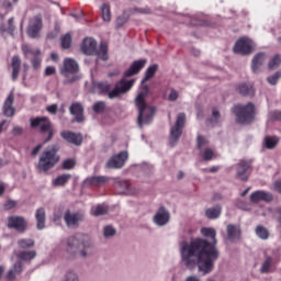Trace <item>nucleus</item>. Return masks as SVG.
<instances>
[{
  "label": "nucleus",
  "instance_id": "nucleus-44",
  "mask_svg": "<svg viewBox=\"0 0 281 281\" xmlns=\"http://www.w3.org/2000/svg\"><path fill=\"white\" fill-rule=\"evenodd\" d=\"M256 234L261 240H267V238H269V231L263 226H257Z\"/></svg>",
  "mask_w": 281,
  "mask_h": 281
},
{
  "label": "nucleus",
  "instance_id": "nucleus-40",
  "mask_svg": "<svg viewBox=\"0 0 281 281\" xmlns=\"http://www.w3.org/2000/svg\"><path fill=\"white\" fill-rule=\"evenodd\" d=\"M34 245L35 241L32 238H22L18 240V247H20V249H32Z\"/></svg>",
  "mask_w": 281,
  "mask_h": 281
},
{
  "label": "nucleus",
  "instance_id": "nucleus-34",
  "mask_svg": "<svg viewBox=\"0 0 281 281\" xmlns=\"http://www.w3.org/2000/svg\"><path fill=\"white\" fill-rule=\"evenodd\" d=\"M106 212H109V206L105 204H98L97 206L91 207L90 214L92 216H104Z\"/></svg>",
  "mask_w": 281,
  "mask_h": 281
},
{
  "label": "nucleus",
  "instance_id": "nucleus-53",
  "mask_svg": "<svg viewBox=\"0 0 281 281\" xmlns=\"http://www.w3.org/2000/svg\"><path fill=\"white\" fill-rule=\"evenodd\" d=\"M105 106H106V103H104V101H98L93 105V111H94V113H102V111H104Z\"/></svg>",
  "mask_w": 281,
  "mask_h": 281
},
{
  "label": "nucleus",
  "instance_id": "nucleus-58",
  "mask_svg": "<svg viewBox=\"0 0 281 281\" xmlns=\"http://www.w3.org/2000/svg\"><path fill=\"white\" fill-rule=\"evenodd\" d=\"M270 117L272 120H281V112L280 111H274L270 113Z\"/></svg>",
  "mask_w": 281,
  "mask_h": 281
},
{
  "label": "nucleus",
  "instance_id": "nucleus-11",
  "mask_svg": "<svg viewBox=\"0 0 281 281\" xmlns=\"http://www.w3.org/2000/svg\"><path fill=\"white\" fill-rule=\"evenodd\" d=\"M254 49H256V44L249 37L239 38L234 46L235 54H240L241 56H247V54H251Z\"/></svg>",
  "mask_w": 281,
  "mask_h": 281
},
{
  "label": "nucleus",
  "instance_id": "nucleus-54",
  "mask_svg": "<svg viewBox=\"0 0 281 281\" xmlns=\"http://www.w3.org/2000/svg\"><path fill=\"white\" fill-rule=\"evenodd\" d=\"M24 130L22 126L15 125L12 127L11 134L13 137H19L23 134Z\"/></svg>",
  "mask_w": 281,
  "mask_h": 281
},
{
  "label": "nucleus",
  "instance_id": "nucleus-3",
  "mask_svg": "<svg viewBox=\"0 0 281 281\" xmlns=\"http://www.w3.org/2000/svg\"><path fill=\"white\" fill-rule=\"evenodd\" d=\"M135 85V79L126 80V78L121 79L115 83L114 89L111 90L112 85L108 81H100L92 85V93H108L110 100L120 98L123 93H128L133 86Z\"/></svg>",
  "mask_w": 281,
  "mask_h": 281
},
{
  "label": "nucleus",
  "instance_id": "nucleus-62",
  "mask_svg": "<svg viewBox=\"0 0 281 281\" xmlns=\"http://www.w3.org/2000/svg\"><path fill=\"white\" fill-rule=\"evenodd\" d=\"M134 12H140V14H150L148 9H134Z\"/></svg>",
  "mask_w": 281,
  "mask_h": 281
},
{
  "label": "nucleus",
  "instance_id": "nucleus-36",
  "mask_svg": "<svg viewBox=\"0 0 281 281\" xmlns=\"http://www.w3.org/2000/svg\"><path fill=\"white\" fill-rule=\"evenodd\" d=\"M221 122H223V116L221 115V112L216 108H214L212 110V115L209 120V123L212 126H216V124H221Z\"/></svg>",
  "mask_w": 281,
  "mask_h": 281
},
{
  "label": "nucleus",
  "instance_id": "nucleus-15",
  "mask_svg": "<svg viewBox=\"0 0 281 281\" xmlns=\"http://www.w3.org/2000/svg\"><path fill=\"white\" fill-rule=\"evenodd\" d=\"M153 221L158 227H164L167 223H170V212L166 207L160 206L154 215Z\"/></svg>",
  "mask_w": 281,
  "mask_h": 281
},
{
  "label": "nucleus",
  "instance_id": "nucleus-35",
  "mask_svg": "<svg viewBox=\"0 0 281 281\" xmlns=\"http://www.w3.org/2000/svg\"><path fill=\"white\" fill-rule=\"evenodd\" d=\"M69 179H71V175L69 173L60 175L57 178L53 179V186H55V188L65 186L69 181Z\"/></svg>",
  "mask_w": 281,
  "mask_h": 281
},
{
  "label": "nucleus",
  "instance_id": "nucleus-37",
  "mask_svg": "<svg viewBox=\"0 0 281 281\" xmlns=\"http://www.w3.org/2000/svg\"><path fill=\"white\" fill-rule=\"evenodd\" d=\"M102 20L105 23H109L111 21V5L104 3L100 7Z\"/></svg>",
  "mask_w": 281,
  "mask_h": 281
},
{
  "label": "nucleus",
  "instance_id": "nucleus-38",
  "mask_svg": "<svg viewBox=\"0 0 281 281\" xmlns=\"http://www.w3.org/2000/svg\"><path fill=\"white\" fill-rule=\"evenodd\" d=\"M60 281H80V277L76 270H67Z\"/></svg>",
  "mask_w": 281,
  "mask_h": 281
},
{
  "label": "nucleus",
  "instance_id": "nucleus-46",
  "mask_svg": "<svg viewBox=\"0 0 281 281\" xmlns=\"http://www.w3.org/2000/svg\"><path fill=\"white\" fill-rule=\"evenodd\" d=\"M210 142L207 140V138L203 137V136H198V149L203 151L205 148H210L209 147Z\"/></svg>",
  "mask_w": 281,
  "mask_h": 281
},
{
  "label": "nucleus",
  "instance_id": "nucleus-49",
  "mask_svg": "<svg viewBox=\"0 0 281 281\" xmlns=\"http://www.w3.org/2000/svg\"><path fill=\"white\" fill-rule=\"evenodd\" d=\"M167 100L169 102H177V100H179V91H177L175 88H170Z\"/></svg>",
  "mask_w": 281,
  "mask_h": 281
},
{
  "label": "nucleus",
  "instance_id": "nucleus-50",
  "mask_svg": "<svg viewBox=\"0 0 281 281\" xmlns=\"http://www.w3.org/2000/svg\"><path fill=\"white\" fill-rule=\"evenodd\" d=\"M114 235H115V229L113 226H105L103 228L104 238H113Z\"/></svg>",
  "mask_w": 281,
  "mask_h": 281
},
{
  "label": "nucleus",
  "instance_id": "nucleus-63",
  "mask_svg": "<svg viewBox=\"0 0 281 281\" xmlns=\"http://www.w3.org/2000/svg\"><path fill=\"white\" fill-rule=\"evenodd\" d=\"M184 281H201V279H199V277L196 276H189L186 278Z\"/></svg>",
  "mask_w": 281,
  "mask_h": 281
},
{
  "label": "nucleus",
  "instance_id": "nucleus-41",
  "mask_svg": "<svg viewBox=\"0 0 281 281\" xmlns=\"http://www.w3.org/2000/svg\"><path fill=\"white\" fill-rule=\"evenodd\" d=\"M202 159L204 161H212V159H216V153L214 149L207 147L205 149H202Z\"/></svg>",
  "mask_w": 281,
  "mask_h": 281
},
{
  "label": "nucleus",
  "instance_id": "nucleus-42",
  "mask_svg": "<svg viewBox=\"0 0 281 281\" xmlns=\"http://www.w3.org/2000/svg\"><path fill=\"white\" fill-rule=\"evenodd\" d=\"M221 212H222L221 206H214V207L207 209L205 212V215L209 218H218V216H221Z\"/></svg>",
  "mask_w": 281,
  "mask_h": 281
},
{
  "label": "nucleus",
  "instance_id": "nucleus-28",
  "mask_svg": "<svg viewBox=\"0 0 281 281\" xmlns=\"http://www.w3.org/2000/svg\"><path fill=\"white\" fill-rule=\"evenodd\" d=\"M69 110L71 115H75L76 122H82V120H85V116H82V104L74 103L72 105H70Z\"/></svg>",
  "mask_w": 281,
  "mask_h": 281
},
{
  "label": "nucleus",
  "instance_id": "nucleus-26",
  "mask_svg": "<svg viewBox=\"0 0 281 281\" xmlns=\"http://www.w3.org/2000/svg\"><path fill=\"white\" fill-rule=\"evenodd\" d=\"M227 236L228 240L232 243H236V240H240V227L234 224H229L227 226Z\"/></svg>",
  "mask_w": 281,
  "mask_h": 281
},
{
  "label": "nucleus",
  "instance_id": "nucleus-20",
  "mask_svg": "<svg viewBox=\"0 0 281 281\" xmlns=\"http://www.w3.org/2000/svg\"><path fill=\"white\" fill-rule=\"evenodd\" d=\"M116 190H119V194H127L128 196L133 194H137L138 190L131 187L126 180H121L115 183Z\"/></svg>",
  "mask_w": 281,
  "mask_h": 281
},
{
  "label": "nucleus",
  "instance_id": "nucleus-6",
  "mask_svg": "<svg viewBox=\"0 0 281 281\" xmlns=\"http://www.w3.org/2000/svg\"><path fill=\"white\" fill-rule=\"evenodd\" d=\"M58 149L59 148L57 145H53L44 149L37 164L38 170L47 172V170H52V168L58 164L60 160V157L58 156Z\"/></svg>",
  "mask_w": 281,
  "mask_h": 281
},
{
  "label": "nucleus",
  "instance_id": "nucleus-45",
  "mask_svg": "<svg viewBox=\"0 0 281 281\" xmlns=\"http://www.w3.org/2000/svg\"><path fill=\"white\" fill-rule=\"evenodd\" d=\"M271 262H272L271 257H267L265 259V261L260 268L261 273H270L271 272Z\"/></svg>",
  "mask_w": 281,
  "mask_h": 281
},
{
  "label": "nucleus",
  "instance_id": "nucleus-18",
  "mask_svg": "<svg viewBox=\"0 0 281 281\" xmlns=\"http://www.w3.org/2000/svg\"><path fill=\"white\" fill-rule=\"evenodd\" d=\"M146 63H148L146 59H138L132 63L130 68L124 72V78H131V76H135L140 72L142 69L146 67Z\"/></svg>",
  "mask_w": 281,
  "mask_h": 281
},
{
  "label": "nucleus",
  "instance_id": "nucleus-16",
  "mask_svg": "<svg viewBox=\"0 0 281 281\" xmlns=\"http://www.w3.org/2000/svg\"><path fill=\"white\" fill-rule=\"evenodd\" d=\"M126 159H128V151H121L108 160L106 168H122Z\"/></svg>",
  "mask_w": 281,
  "mask_h": 281
},
{
  "label": "nucleus",
  "instance_id": "nucleus-14",
  "mask_svg": "<svg viewBox=\"0 0 281 281\" xmlns=\"http://www.w3.org/2000/svg\"><path fill=\"white\" fill-rule=\"evenodd\" d=\"M22 52H23L25 58H32V65H33L34 69H38V67H41V63H42L41 49H32V47H30V45L23 44Z\"/></svg>",
  "mask_w": 281,
  "mask_h": 281
},
{
  "label": "nucleus",
  "instance_id": "nucleus-39",
  "mask_svg": "<svg viewBox=\"0 0 281 281\" xmlns=\"http://www.w3.org/2000/svg\"><path fill=\"white\" fill-rule=\"evenodd\" d=\"M158 68H159V66H157V64L149 66L147 68V70L145 71V77L142 80V85H144V82H147V80H150V78H153V76H155V74H157Z\"/></svg>",
  "mask_w": 281,
  "mask_h": 281
},
{
  "label": "nucleus",
  "instance_id": "nucleus-17",
  "mask_svg": "<svg viewBox=\"0 0 281 281\" xmlns=\"http://www.w3.org/2000/svg\"><path fill=\"white\" fill-rule=\"evenodd\" d=\"M2 113L4 117H14L16 109H14V93L11 92L3 102Z\"/></svg>",
  "mask_w": 281,
  "mask_h": 281
},
{
  "label": "nucleus",
  "instance_id": "nucleus-55",
  "mask_svg": "<svg viewBox=\"0 0 281 281\" xmlns=\"http://www.w3.org/2000/svg\"><path fill=\"white\" fill-rule=\"evenodd\" d=\"M13 207H16V201H14V200H9L4 204V210H13Z\"/></svg>",
  "mask_w": 281,
  "mask_h": 281
},
{
  "label": "nucleus",
  "instance_id": "nucleus-29",
  "mask_svg": "<svg viewBox=\"0 0 281 281\" xmlns=\"http://www.w3.org/2000/svg\"><path fill=\"white\" fill-rule=\"evenodd\" d=\"M23 271V262L18 261L13 265V269L9 270L7 273V280L12 281Z\"/></svg>",
  "mask_w": 281,
  "mask_h": 281
},
{
  "label": "nucleus",
  "instance_id": "nucleus-61",
  "mask_svg": "<svg viewBox=\"0 0 281 281\" xmlns=\"http://www.w3.org/2000/svg\"><path fill=\"white\" fill-rule=\"evenodd\" d=\"M41 148H43V145H37L31 153V155H33V157H36V155H38V151L41 150Z\"/></svg>",
  "mask_w": 281,
  "mask_h": 281
},
{
  "label": "nucleus",
  "instance_id": "nucleus-12",
  "mask_svg": "<svg viewBox=\"0 0 281 281\" xmlns=\"http://www.w3.org/2000/svg\"><path fill=\"white\" fill-rule=\"evenodd\" d=\"M43 30V18L41 15H35L29 21L27 25V36L30 38H38L41 36V31Z\"/></svg>",
  "mask_w": 281,
  "mask_h": 281
},
{
  "label": "nucleus",
  "instance_id": "nucleus-32",
  "mask_svg": "<svg viewBox=\"0 0 281 281\" xmlns=\"http://www.w3.org/2000/svg\"><path fill=\"white\" fill-rule=\"evenodd\" d=\"M12 80H18L19 79V71L21 69V59L19 56H13L12 57Z\"/></svg>",
  "mask_w": 281,
  "mask_h": 281
},
{
  "label": "nucleus",
  "instance_id": "nucleus-4",
  "mask_svg": "<svg viewBox=\"0 0 281 281\" xmlns=\"http://www.w3.org/2000/svg\"><path fill=\"white\" fill-rule=\"evenodd\" d=\"M146 95H148V86L143 88V91L138 93L135 100L138 109L137 124L139 128H144V126L153 122V117L155 116V108L146 103Z\"/></svg>",
  "mask_w": 281,
  "mask_h": 281
},
{
  "label": "nucleus",
  "instance_id": "nucleus-60",
  "mask_svg": "<svg viewBox=\"0 0 281 281\" xmlns=\"http://www.w3.org/2000/svg\"><path fill=\"white\" fill-rule=\"evenodd\" d=\"M47 111H48V113H56V111H58V105H56V104H53V105H49V106H47V109H46Z\"/></svg>",
  "mask_w": 281,
  "mask_h": 281
},
{
  "label": "nucleus",
  "instance_id": "nucleus-30",
  "mask_svg": "<svg viewBox=\"0 0 281 281\" xmlns=\"http://www.w3.org/2000/svg\"><path fill=\"white\" fill-rule=\"evenodd\" d=\"M35 218L37 229H43L45 227V209H37L35 211Z\"/></svg>",
  "mask_w": 281,
  "mask_h": 281
},
{
  "label": "nucleus",
  "instance_id": "nucleus-24",
  "mask_svg": "<svg viewBox=\"0 0 281 281\" xmlns=\"http://www.w3.org/2000/svg\"><path fill=\"white\" fill-rule=\"evenodd\" d=\"M61 137L69 144H75V146L82 144V135L74 132H61Z\"/></svg>",
  "mask_w": 281,
  "mask_h": 281
},
{
  "label": "nucleus",
  "instance_id": "nucleus-23",
  "mask_svg": "<svg viewBox=\"0 0 281 281\" xmlns=\"http://www.w3.org/2000/svg\"><path fill=\"white\" fill-rule=\"evenodd\" d=\"M251 168V165L247 161H240L237 165V179H240L241 181H247L249 179V169Z\"/></svg>",
  "mask_w": 281,
  "mask_h": 281
},
{
  "label": "nucleus",
  "instance_id": "nucleus-7",
  "mask_svg": "<svg viewBox=\"0 0 281 281\" xmlns=\"http://www.w3.org/2000/svg\"><path fill=\"white\" fill-rule=\"evenodd\" d=\"M233 113L236 115L238 124H250L256 117V108L248 103L247 105H235L233 108Z\"/></svg>",
  "mask_w": 281,
  "mask_h": 281
},
{
  "label": "nucleus",
  "instance_id": "nucleus-9",
  "mask_svg": "<svg viewBox=\"0 0 281 281\" xmlns=\"http://www.w3.org/2000/svg\"><path fill=\"white\" fill-rule=\"evenodd\" d=\"M186 126V113H179L176 119L175 126L170 130L169 144L170 146H175L177 142H179V137H181V133H183V127Z\"/></svg>",
  "mask_w": 281,
  "mask_h": 281
},
{
  "label": "nucleus",
  "instance_id": "nucleus-10",
  "mask_svg": "<svg viewBox=\"0 0 281 281\" xmlns=\"http://www.w3.org/2000/svg\"><path fill=\"white\" fill-rule=\"evenodd\" d=\"M64 221L70 229H78V227H80V223L85 221V212L66 211L64 214Z\"/></svg>",
  "mask_w": 281,
  "mask_h": 281
},
{
  "label": "nucleus",
  "instance_id": "nucleus-2",
  "mask_svg": "<svg viewBox=\"0 0 281 281\" xmlns=\"http://www.w3.org/2000/svg\"><path fill=\"white\" fill-rule=\"evenodd\" d=\"M66 250L68 254H75L77 251L79 258L87 260V258L93 256V240L91 236L78 233L66 239Z\"/></svg>",
  "mask_w": 281,
  "mask_h": 281
},
{
  "label": "nucleus",
  "instance_id": "nucleus-57",
  "mask_svg": "<svg viewBox=\"0 0 281 281\" xmlns=\"http://www.w3.org/2000/svg\"><path fill=\"white\" fill-rule=\"evenodd\" d=\"M10 126V123H8L5 120L0 122V134L4 131H8V127Z\"/></svg>",
  "mask_w": 281,
  "mask_h": 281
},
{
  "label": "nucleus",
  "instance_id": "nucleus-51",
  "mask_svg": "<svg viewBox=\"0 0 281 281\" xmlns=\"http://www.w3.org/2000/svg\"><path fill=\"white\" fill-rule=\"evenodd\" d=\"M72 168H76V160L75 159H66L63 162V169L64 170H72Z\"/></svg>",
  "mask_w": 281,
  "mask_h": 281
},
{
  "label": "nucleus",
  "instance_id": "nucleus-27",
  "mask_svg": "<svg viewBox=\"0 0 281 281\" xmlns=\"http://www.w3.org/2000/svg\"><path fill=\"white\" fill-rule=\"evenodd\" d=\"M0 32H8L9 34H14V18L8 20V23H3V14L0 13Z\"/></svg>",
  "mask_w": 281,
  "mask_h": 281
},
{
  "label": "nucleus",
  "instance_id": "nucleus-19",
  "mask_svg": "<svg viewBox=\"0 0 281 281\" xmlns=\"http://www.w3.org/2000/svg\"><path fill=\"white\" fill-rule=\"evenodd\" d=\"M267 63V54L265 53H258L254 56L251 60V70L254 74H260V70L262 69V65Z\"/></svg>",
  "mask_w": 281,
  "mask_h": 281
},
{
  "label": "nucleus",
  "instance_id": "nucleus-8",
  "mask_svg": "<svg viewBox=\"0 0 281 281\" xmlns=\"http://www.w3.org/2000/svg\"><path fill=\"white\" fill-rule=\"evenodd\" d=\"M31 128H40L41 133H47L48 137L45 139V144L54 137V128H52V123L49 119L42 116L31 119Z\"/></svg>",
  "mask_w": 281,
  "mask_h": 281
},
{
  "label": "nucleus",
  "instance_id": "nucleus-43",
  "mask_svg": "<svg viewBox=\"0 0 281 281\" xmlns=\"http://www.w3.org/2000/svg\"><path fill=\"white\" fill-rule=\"evenodd\" d=\"M280 63H281V56L274 55L268 64V69L270 70L278 69V67H280Z\"/></svg>",
  "mask_w": 281,
  "mask_h": 281
},
{
  "label": "nucleus",
  "instance_id": "nucleus-52",
  "mask_svg": "<svg viewBox=\"0 0 281 281\" xmlns=\"http://www.w3.org/2000/svg\"><path fill=\"white\" fill-rule=\"evenodd\" d=\"M281 78V71H277L274 75L267 78L269 85H278V80Z\"/></svg>",
  "mask_w": 281,
  "mask_h": 281
},
{
  "label": "nucleus",
  "instance_id": "nucleus-31",
  "mask_svg": "<svg viewBox=\"0 0 281 281\" xmlns=\"http://www.w3.org/2000/svg\"><path fill=\"white\" fill-rule=\"evenodd\" d=\"M279 143L280 138L278 136H266L263 138V146L265 148H268V150H273Z\"/></svg>",
  "mask_w": 281,
  "mask_h": 281
},
{
  "label": "nucleus",
  "instance_id": "nucleus-33",
  "mask_svg": "<svg viewBox=\"0 0 281 281\" xmlns=\"http://www.w3.org/2000/svg\"><path fill=\"white\" fill-rule=\"evenodd\" d=\"M18 258L23 262H30L36 258V250H22L19 252Z\"/></svg>",
  "mask_w": 281,
  "mask_h": 281
},
{
  "label": "nucleus",
  "instance_id": "nucleus-64",
  "mask_svg": "<svg viewBox=\"0 0 281 281\" xmlns=\"http://www.w3.org/2000/svg\"><path fill=\"white\" fill-rule=\"evenodd\" d=\"M50 58H52V60H54L56 63V60H58V54L52 53Z\"/></svg>",
  "mask_w": 281,
  "mask_h": 281
},
{
  "label": "nucleus",
  "instance_id": "nucleus-25",
  "mask_svg": "<svg viewBox=\"0 0 281 281\" xmlns=\"http://www.w3.org/2000/svg\"><path fill=\"white\" fill-rule=\"evenodd\" d=\"M109 181L108 177L104 176H94L89 177L83 181L85 188H89V186H104Z\"/></svg>",
  "mask_w": 281,
  "mask_h": 281
},
{
  "label": "nucleus",
  "instance_id": "nucleus-21",
  "mask_svg": "<svg viewBox=\"0 0 281 281\" xmlns=\"http://www.w3.org/2000/svg\"><path fill=\"white\" fill-rule=\"evenodd\" d=\"M260 201L269 203L270 201H273V195L267 191H255L250 194L251 203H260Z\"/></svg>",
  "mask_w": 281,
  "mask_h": 281
},
{
  "label": "nucleus",
  "instance_id": "nucleus-48",
  "mask_svg": "<svg viewBox=\"0 0 281 281\" xmlns=\"http://www.w3.org/2000/svg\"><path fill=\"white\" fill-rule=\"evenodd\" d=\"M61 47L64 49H69V47H71V35L69 33L61 37Z\"/></svg>",
  "mask_w": 281,
  "mask_h": 281
},
{
  "label": "nucleus",
  "instance_id": "nucleus-56",
  "mask_svg": "<svg viewBox=\"0 0 281 281\" xmlns=\"http://www.w3.org/2000/svg\"><path fill=\"white\" fill-rule=\"evenodd\" d=\"M56 74V67L48 66L45 69V76H54Z\"/></svg>",
  "mask_w": 281,
  "mask_h": 281
},
{
  "label": "nucleus",
  "instance_id": "nucleus-47",
  "mask_svg": "<svg viewBox=\"0 0 281 281\" xmlns=\"http://www.w3.org/2000/svg\"><path fill=\"white\" fill-rule=\"evenodd\" d=\"M252 87L247 83H241L238 86V91L241 95H249V93L252 91Z\"/></svg>",
  "mask_w": 281,
  "mask_h": 281
},
{
  "label": "nucleus",
  "instance_id": "nucleus-59",
  "mask_svg": "<svg viewBox=\"0 0 281 281\" xmlns=\"http://www.w3.org/2000/svg\"><path fill=\"white\" fill-rule=\"evenodd\" d=\"M124 23H126V20L122 16H119L116 19V27H122V25H124Z\"/></svg>",
  "mask_w": 281,
  "mask_h": 281
},
{
  "label": "nucleus",
  "instance_id": "nucleus-13",
  "mask_svg": "<svg viewBox=\"0 0 281 281\" xmlns=\"http://www.w3.org/2000/svg\"><path fill=\"white\" fill-rule=\"evenodd\" d=\"M7 227L9 229H14L15 232H19L20 234H23V232L27 229V221H25L23 216H9L7 221Z\"/></svg>",
  "mask_w": 281,
  "mask_h": 281
},
{
  "label": "nucleus",
  "instance_id": "nucleus-22",
  "mask_svg": "<svg viewBox=\"0 0 281 281\" xmlns=\"http://www.w3.org/2000/svg\"><path fill=\"white\" fill-rule=\"evenodd\" d=\"M78 72V63L71 58H66L64 60V67L61 68L63 76H69V74Z\"/></svg>",
  "mask_w": 281,
  "mask_h": 281
},
{
  "label": "nucleus",
  "instance_id": "nucleus-5",
  "mask_svg": "<svg viewBox=\"0 0 281 281\" xmlns=\"http://www.w3.org/2000/svg\"><path fill=\"white\" fill-rule=\"evenodd\" d=\"M81 50L86 56H98L101 60H109V46L102 42L98 48V42L92 37H86L81 44Z\"/></svg>",
  "mask_w": 281,
  "mask_h": 281
},
{
  "label": "nucleus",
  "instance_id": "nucleus-1",
  "mask_svg": "<svg viewBox=\"0 0 281 281\" xmlns=\"http://www.w3.org/2000/svg\"><path fill=\"white\" fill-rule=\"evenodd\" d=\"M202 236L211 238L212 243L195 238L190 243L182 241L180 244V254L182 262L187 269H195L203 271L204 274L211 273L214 269V262L218 260V250H216V231L214 228L204 227L201 229Z\"/></svg>",
  "mask_w": 281,
  "mask_h": 281
}]
</instances>
